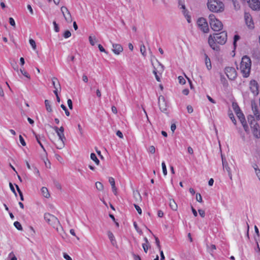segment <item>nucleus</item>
<instances>
[{
    "mask_svg": "<svg viewBox=\"0 0 260 260\" xmlns=\"http://www.w3.org/2000/svg\"><path fill=\"white\" fill-rule=\"evenodd\" d=\"M198 212H199V213L200 215L202 217H205V212L204 210H203L202 209H199L198 210Z\"/></svg>",
    "mask_w": 260,
    "mask_h": 260,
    "instance_id": "nucleus-51",
    "label": "nucleus"
},
{
    "mask_svg": "<svg viewBox=\"0 0 260 260\" xmlns=\"http://www.w3.org/2000/svg\"><path fill=\"white\" fill-rule=\"evenodd\" d=\"M67 103L69 106V108L70 109L72 110L73 109V104L72 101L71 99H68L67 101Z\"/></svg>",
    "mask_w": 260,
    "mask_h": 260,
    "instance_id": "nucleus-50",
    "label": "nucleus"
},
{
    "mask_svg": "<svg viewBox=\"0 0 260 260\" xmlns=\"http://www.w3.org/2000/svg\"><path fill=\"white\" fill-rule=\"evenodd\" d=\"M142 247L144 249V251L145 253H147L148 250L149 248L151 247L149 243L147 244H143Z\"/></svg>",
    "mask_w": 260,
    "mask_h": 260,
    "instance_id": "nucleus-34",
    "label": "nucleus"
},
{
    "mask_svg": "<svg viewBox=\"0 0 260 260\" xmlns=\"http://www.w3.org/2000/svg\"><path fill=\"white\" fill-rule=\"evenodd\" d=\"M227 41V33L225 31L210 35L208 42L210 47L214 51L219 50L218 44L223 45Z\"/></svg>",
    "mask_w": 260,
    "mask_h": 260,
    "instance_id": "nucleus-1",
    "label": "nucleus"
},
{
    "mask_svg": "<svg viewBox=\"0 0 260 260\" xmlns=\"http://www.w3.org/2000/svg\"><path fill=\"white\" fill-rule=\"evenodd\" d=\"M109 182L110 183L111 187L115 186V180L113 177L109 178Z\"/></svg>",
    "mask_w": 260,
    "mask_h": 260,
    "instance_id": "nucleus-44",
    "label": "nucleus"
},
{
    "mask_svg": "<svg viewBox=\"0 0 260 260\" xmlns=\"http://www.w3.org/2000/svg\"><path fill=\"white\" fill-rule=\"evenodd\" d=\"M140 51L143 56H145L146 52V48L144 45H142L140 47Z\"/></svg>",
    "mask_w": 260,
    "mask_h": 260,
    "instance_id": "nucleus-40",
    "label": "nucleus"
},
{
    "mask_svg": "<svg viewBox=\"0 0 260 260\" xmlns=\"http://www.w3.org/2000/svg\"><path fill=\"white\" fill-rule=\"evenodd\" d=\"M207 247L209 250V252L211 253V255H212L213 251L216 249V246L214 244H212L211 245L210 247L208 245H207Z\"/></svg>",
    "mask_w": 260,
    "mask_h": 260,
    "instance_id": "nucleus-32",
    "label": "nucleus"
},
{
    "mask_svg": "<svg viewBox=\"0 0 260 260\" xmlns=\"http://www.w3.org/2000/svg\"><path fill=\"white\" fill-rule=\"evenodd\" d=\"M207 7L208 9L213 12L219 13L224 11V5L218 0H208Z\"/></svg>",
    "mask_w": 260,
    "mask_h": 260,
    "instance_id": "nucleus-3",
    "label": "nucleus"
},
{
    "mask_svg": "<svg viewBox=\"0 0 260 260\" xmlns=\"http://www.w3.org/2000/svg\"><path fill=\"white\" fill-rule=\"evenodd\" d=\"M178 7L180 9L182 10V12L184 16H186L187 15V11L186 10L184 3L182 0H178Z\"/></svg>",
    "mask_w": 260,
    "mask_h": 260,
    "instance_id": "nucleus-20",
    "label": "nucleus"
},
{
    "mask_svg": "<svg viewBox=\"0 0 260 260\" xmlns=\"http://www.w3.org/2000/svg\"><path fill=\"white\" fill-rule=\"evenodd\" d=\"M209 23L211 28L214 31H219L223 27L222 22L216 19L213 14L209 16Z\"/></svg>",
    "mask_w": 260,
    "mask_h": 260,
    "instance_id": "nucleus-5",
    "label": "nucleus"
},
{
    "mask_svg": "<svg viewBox=\"0 0 260 260\" xmlns=\"http://www.w3.org/2000/svg\"><path fill=\"white\" fill-rule=\"evenodd\" d=\"M61 11L66 21L68 23H71L72 21V16L67 8L62 6L61 8Z\"/></svg>",
    "mask_w": 260,
    "mask_h": 260,
    "instance_id": "nucleus-12",
    "label": "nucleus"
},
{
    "mask_svg": "<svg viewBox=\"0 0 260 260\" xmlns=\"http://www.w3.org/2000/svg\"><path fill=\"white\" fill-rule=\"evenodd\" d=\"M250 89L254 94L257 95L258 93L257 82H250Z\"/></svg>",
    "mask_w": 260,
    "mask_h": 260,
    "instance_id": "nucleus-19",
    "label": "nucleus"
},
{
    "mask_svg": "<svg viewBox=\"0 0 260 260\" xmlns=\"http://www.w3.org/2000/svg\"><path fill=\"white\" fill-rule=\"evenodd\" d=\"M19 138L20 142L21 144H22V145H23L24 146H25L26 143L21 135H19Z\"/></svg>",
    "mask_w": 260,
    "mask_h": 260,
    "instance_id": "nucleus-49",
    "label": "nucleus"
},
{
    "mask_svg": "<svg viewBox=\"0 0 260 260\" xmlns=\"http://www.w3.org/2000/svg\"><path fill=\"white\" fill-rule=\"evenodd\" d=\"M134 207L139 214H142V210L141 208L137 205L134 204Z\"/></svg>",
    "mask_w": 260,
    "mask_h": 260,
    "instance_id": "nucleus-48",
    "label": "nucleus"
},
{
    "mask_svg": "<svg viewBox=\"0 0 260 260\" xmlns=\"http://www.w3.org/2000/svg\"><path fill=\"white\" fill-rule=\"evenodd\" d=\"M29 43L30 45L32 46V48L35 50L36 49V42L33 39L29 40Z\"/></svg>",
    "mask_w": 260,
    "mask_h": 260,
    "instance_id": "nucleus-39",
    "label": "nucleus"
},
{
    "mask_svg": "<svg viewBox=\"0 0 260 260\" xmlns=\"http://www.w3.org/2000/svg\"><path fill=\"white\" fill-rule=\"evenodd\" d=\"M232 107L236 113H237V112H238L239 111H241L239 106L238 105L237 103H235V102L233 103Z\"/></svg>",
    "mask_w": 260,
    "mask_h": 260,
    "instance_id": "nucleus-31",
    "label": "nucleus"
},
{
    "mask_svg": "<svg viewBox=\"0 0 260 260\" xmlns=\"http://www.w3.org/2000/svg\"><path fill=\"white\" fill-rule=\"evenodd\" d=\"M158 105L159 107V109L161 112H165L167 111V103L164 96L161 95H160L158 98Z\"/></svg>",
    "mask_w": 260,
    "mask_h": 260,
    "instance_id": "nucleus-13",
    "label": "nucleus"
},
{
    "mask_svg": "<svg viewBox=\"0 0 260 260\" xmlns=\"http://www.w3.org/2000/svg\"><path fill=\"white\" fill-rule=\"evenodd\" d=\"M198 25L200 28L204 32H207L209 31L208 23L205 18H200L198 20Z\"/></svg>",
    "mask_w": 260,
    "mask_h": 260,
    "instance_id": "nucleus-7",
    "label": "nucleus"
},
{
    "mask_svg": "<svg viewBox=\"0 0 260 260\" xmlns=\"http://www.w3.org/2000/svg\"><path fill=\"white\" fill-rule=\"evenodd\" d=\"M148 151L150 153L154 154L155 152V148L154 146H151L148 148Z\"/></svg>",
    "mask_w": 260,
    "mask_h": 260,
    "instance_id": "nucleus-46",
    "label": "nucleus"
},
{
    "mask_svg": "<svg viewBox=\"0 0 260 260\" xmlns=\"http://www.w3.org/2000/svg\"><path fill=\"white\" fill-rule=\"evenodd\" d=\"M240 39V37L238 35H235L234 38V45H236V42Z\"/></svg>",
    "mask_w": 260,
    "mask_h": 260,
    "instance_id": "nucleus-57",
    "label": "nucleus"
},
{
    "mask_svg": "<svg viewBox=\"0 0 260 260\" xmlns=\"http://www.w3.org/2000/svg\"><path fill=\"white\" fill-rule=\"evenodd\" d=\"M191 211L192 212V213H193V215L195 217H197L198 216L197 212L196 210V209L192 206L191 207Z\"/></svg>",
    "mask_w": 260,
    "mask_h": 260,
    "instance_id": "nucleus-62",
    "label": "nucleus"
},
{
    "mask_svg": "<svg viewBox=\"0 0 260 260\" xmlns=\"http://www.w3.org/2000/svg\"><path fill=\"white\" fill-rule=\"evenodd\" d=\"M169 206L170 208L174 211H176L178 208L177 204L173 199H170Z\"/></svg>",
    "mask_w": 260,
    "mask_h": 260,
    "instance_id": "nucleus-24",
    "label": "nucleus"
},
{
    "mask_svg": "<svg viewBox=\"0 0 260 260\" xmlns=\"http://www.w3.org/2000/svg\"><path fill=\"white\" fill-rule=\"evenodd\" d=\"M41 191L43 196L46 198H49L50 197V194L49 193L48 189L45 187H43L41 189Z\"/></svg>",
    "mask_w": 260,
    "mask_h": 260,
    "instance_id": "nucleus-25",
    "label": "nucleus"
},
{
    "mask_svg": "<svg viewBox=\"0 0 260 260\" xmlns=\"http://www.w3.org/2000/svg\"><path fill=\"white\" fill-rule=\"evenodd\" d=\"M255 174L260 181V170H256Z\"/></svg>",
    "mask_w": 260,
    "mask_h": 260,
    "instance_id": "nucleus-64",
    "label": "nucleus"
},
{
    "mask_svg": "<svg viewBox=\"0 0 260 260\" xmlns=\"http://www.w3.org/2000/svg\"><path fill=\"white\" fill-rule=\"evenodd\" d=\"M244 18L245 20V23L247 26L250 28H254V23L253 22L251 15L249 13H245Z\"/></svg>",
    "mask_w": 260,
    "mask_h": 260,
    "instance_id": "nucleus-15",
    "label": "nucleus"
},
{
    "mask_svg": "<svg viewBox=\"0 0 260 260\" xmlns=\"http://www.w3.org/2000/svg\"><path fill=\"white\" fill-rule=\"evenodd\" d=\"M45 104L47 111L49 112H51L52 111V109L51 108V106L50 104V102L48 100H46L45 101Z\"/></svg>",
    "mask_w": 260,
    "mask_h": 260,
    "instance_id": "nucleus-28",
    "label": "nucleus"
},
{
    "mask_svg": "<svg viewBox=\"0 0 260 260\" xmlns=\"http://www.w3.org/2000/svg\"><path fill=\"white\" fill-rule=\"evenodd\" d=\"M157 65L156 67L154 66V70H156L159 74H160L164 71V66L160 62L157 61Z\"/></svg>",
    "mask_w": 260,
    "mask_h": 260,
    "instance_id": "nucleus-22",
    "label": "nucleus"
},
{
    "mask_svg": "<svg viewBox=\"0 0 260 260\" xmlns=\"http://www.w3.org/2000/svg\"><path fill=\"white\" fill-rule=\"evenodd\" d=\"M96 188L99 191H103L104 189V186L103 184L100 182H95Z\"/></svg>",
    "mask_w": 260,
    "mask_h": 260,
    "instance_id": "nucleus-29",
    "label": "nucleus"
},
{
    "mask_svg": "<svg viewBox=\"0 0 260 260\" xmlns=\"http://www.w3.org/2000/svg\"><path fill=\"white\" fill-rule=\"evenodd\" d=\"M53 24L54 27V30L57 32H58L59 31V28L58 24L56 23V21H53Z\"/></svg>",
    "mask_w": 260,
    "mask_h": 260,
    "instance_id": "nucleus-45",
    "label": "nucleus"
},
{
    "mask_svg": "<svg viewBox=\"0 0 260 260\" xmlns=\"http://www.w3.org/2000/svg\"><path fill=\"white\" fill-rule=\"evenodd\" d=\"M90 158L95 162L96 165H99L100 160L97 158L96 155L94 153H91L90 154Z\"/></svg>",
    "mask_w": 260,
    "mask_h": 260,
    "instance_id": "nucleus-27",
    "label": "nucleus"
},
{
    "mask_svg": "<svg viewBox=\"0 0 260 260\" xmlns=\"http://www.w3.org/2000/svg\"><path fill=\"white\" fill-rule=\"evenodd\" d=\"M63 257L67 260H72V258L67 253H63Z\"/></svg>",
    "mask_w": 260,
    "mask_h": 260,
    "instance_id": "nucleus-59",
    "label": "nucleus"
},
{
    "mask_svg": "<svg viewBox=\"0 0 260 260\" xmlns=\"http://www.w3.org/2000/svg\"><path fill=\"white\" fill-rule=\"evenodd\" d=\"M225 74L228 79L234 80L237 76V72L234 68H227L225 69Z\"/></svg>",
    "mask_w": 260,
    "mask_h": 260,
    "instance_id": "nucleus-10",
    "label": "nucleus"
},
{
    "mask_svg": "<svg viewBox=\"0 0 260 260\" xmlns=\"http://www.w3.org/2000/svg\"><path fill=\"white\" fill-rule=\"evenodd\" d=\"M53 87L55 90H58L59 91H61V86L59 82H52Z\"/></svg>",
    "mask_w": 260,
    "mask_h": 260,
    "instance_id": "nucleus-30",
    "label": "nucleus"
},
{
    "mask_svg": "<svg viewBox=\"0 0 260 260\" xmlns=\"http://www.w3.org/2000/svg\"><path fill=\"white\" fill-rule=\"evenodd\" d=\"M154 74L155 75V78L157 81H159L160 80V77L159 75L157 72L156 71V70H153V71Z\"/></svg>",
    "mask_w": 260,
    "mask_h": 260,
    "instance_id": "nucleus-47",
    "label": "nucleus"
},
{
    "mask_svg": "<svg viewBox=\"0 0 260 260\" xmlns=\"http://www.w3.org/2000/svg\"><path fill=\"white\" fill-rule=\"evenodd\" d=\"M89 41L90 44L92 46H94L95 45V44L98 42V40L94 36H90L89 37Z\"/></svg>",
    "mask_w": 260,
    "mask_h": 260,
    "instance_id": "nucleus-26",
    "label": "nucleus"
},
{
    "mask_svg": "<svg viewBox=\"0 0 260 260\" xmlns=\"http://www.w3.org/2000/svg\"><path fill=\"white\" fill-rule=\"evenodd\" d=\"M205 56V62L206 66V67L208 70H210L212 68L211 63L210 61V58L208 57L207 54H204Z\"/></svg>",
    "mask_w": 260,
    "mask_h": 260,
    "instance_id": "nucleus-21",
    "label": "nucleus"
},
{
    "mask_svg": "<svg viewBox=\"0 0 260 260\" xmlns=\"http://www.w3.org/2000/svg\"><path fill=\"white\" fill-rule=\"evenodd\" d=\"M251 105L253 113L255 116V117H254V118L257 122V121L260 119V111L258 109L256 104L254 101H252L251 102Z\"/></svg>",
    "mask_w": 260,
    "mask_h": 260,
    "instance_id": "nucleus-9",
    "label": "nucleus"
},
{
    "mask_svg": "<svg viewBox=\"0 0 260 260\" xmlns=\"http://www.w3.org/2000/svg\"><path fill=\"white\" fill-rule=\"evenodd\" d=\"M229 117L230 118V119L233 121V122L234 123V124H236V119H235V118L234 117V114L232 113H229Z\"/></svg>",
    "mask_w": 260,
    "mask_h": 260,
    "instance_id": "nucleus-42",
    "label": "nucleus"
},
{
    "mask_svg": "<svg viewBox=\"0 0 260 260\" xmlns=\"http://www.w3.org/2000/svg\"><path fill=\"white\" fill-rule=\"evenodd\" d=\"M248 121L250 125L253 135L256 138H260V131L257 122L254 118V116L249 115L247 117Z\"/></svg>",
    "mask_w": 260,
    "mask_h": 260,
    "instance_id": "nucleus-4",
    "label": "nucleus"
},
{
    "mask_svg": "<svg viewBox=\"0 0 260 260\" xmlns=\"http://www.w3.org/2000/svg\"><path fill=\"white\" fill-rule=\"evenodd\" d=\"M154 238H155V243H156L157 248L159 249V250H160L161 247H160V242H159V240L158 238L155 236H154Z\"/></svg>",
    "mask_w": 260,
    "mask_h": 260,
    "instance_id": "nucleus-43",
    "label": "nucleus"
},
{
    "mask_svg": "<svg viewBox=\"0 0 260 260\" xmlns=\"http://www.w3.org/2000/svg\"><path fill=\"white\" fill-rule=\"evenodd\" d=\"M9 23L12 26H14V27L15 26V22L13 18H12V17L9 18Z\"/></svg>",
    "mask_w": 260,
    "mask_h": 260,
    "instance_id": "nucleus-53",
    "label": "nucleus"
},
{
    "mask_svg": "<svg viewBox=\"0 0 260 260\" xmlns=\"http://www.w3.org/2000/svg\"><path fill=\"white\" fill-rule=\"evenodd\" d=\"M66 139H58L55 142H54V144L56 146V148L58 149H61L64 148L65 146L64 141Z\"/></svg>",
    "mask_w": 260,
    "mask_h": 260,
    "instance_id": "nucleus-17",
    "label": "nucleus"
},
{
    "mask_svg": "<svg viewBox=\"0 0 260 260\" xmlns=\"http://www.w3.org/2000/svg\"><path fill=\"white\" fill-rule=\"evenodd\" d=\"M113 52L116 55H118L123 51V47L119 44H113Z\"/></svg>",
    "mask_w": 260,
    "mask_h": 260,
    "instance_id": "nucleus-16",
    "label": "nucleus"
},
{
    "mask_svg": "<svg viewBox=\"0 0 260 260\" xmlns=\"http://www.w3.org/2000/svg\"><path fill=\"white\" fill-rule=\"evenodd\" d=\"M98 48L99 49V50H100L101 52H105L106 53H107V52H106V51L105 50V49H104V48L102 46V45L101 44H99L98 45Z\"/></svg>",
    "mask_w": 260,
    "mask_h": 260,
    "instance_id": "nucleus-55",
    "label": "nucleus"
},
{
    "mask_svg": "<svg viewBox=\"0 0 260 260\" xmlns=\"http://www.w3.org/2000/svg\"><path fill=\"white\" fill-rule=\"evenodd\" d=\"M108 236L111 241L112 245L116 248H118L117 242L115 239L114 236L111 231L108 232Z\"/></svg>",
    "mask_w": 260,
    "mask_h": 260,
    "instance_id": "nucleus-18",
    "label": "nucleus"
},
{
    "mask_svg": "<svg viewBox=\"0 0 260 260\" xmlns=\"http://www.w3.org/2000/svg\"><path fill=\"white\" fill-rule=\"evenodd\" d=\"M14 225L19 231H22L23 229L21 224L18 221L14 222Z\"/></svg>",
    "mask_w": 260,
    "mask_h": 260,
    "instance_id": "nucleus-33",
    "label": "nucleus"
},
{
    "mask_svg": "<svg viewBox=\"0 0 260 260\" xmlns=\"http://www.w3.org/2000/svg\"><path fill=\"white\" fill-rule=\"evenodd\" d=\"M236 114L237 117H238L239 119L241 121L244 130L245 131V132L248 133L249 132V128L246 124V121L245 120L244 114L241 111H239L238 112H237V113Z\"/></svg>",
    "mask_w": 260,
    "mask_h": 260,
    "instance_id": "nucleus-11",
    "label": "nucleus"
},
{
    "mask_svg": "<svg viewBox=\"0 0 260 260\" xmlns=\"http://www.w3.org/2000/svg\"><path fill=\"white\" fill-rule=\"evenodd\" d=\"M116 135L119 137L120 138L122 139L123 138V136L122 133L120 131H117L116 132Z\"/></svg>",
    "mask_w": 260,
    "mask_h": 260,
    "instance_id": "nucleus-56",
    "label": "nucleus"
},
{
    "mask_svg": "<svg viewBox=\"0 0 260 260\" xmlns=\"http://www.w3.org/2000/svg\"><path fill=\"white\" fill-rule=\"evenodd\" d=\"M221 159H222V167L223 171H226L228 173V176L230 178V179L232 180V171L231 168L229 165L228 162L226 160L225 158L223 156V155L221 154Z\"/></svg>",
    "mask_w": 260,
    "mask_h": 260,
    "instance_id": "nucleus-8",
    "label": "nucleus"
},
{
    "mask_svg": "<svg viewBox=\"0 0 260 260\" xmlns=\"http://www.w3.org/2000/svg\"><path fill=\"white\" fill-rule=\"evenodd\" d=\"M34 134L35 136V137L36 138V140H37L38 143L40 144L41 148L43 149V150L44 151H46L43 145H42V144L41 142V140H43L44 139V137L39 136V135H37L36 133H35L34 132Z\"/></svg>",
    "mask_w": 260,
    "mask_h": 260,
    "instance_id": "nucleus-23",
    "label": "nucleus"
},
{
    "mask_svg": "<svg viewBox=\"0 0 260 260\" xmlns=\"http://www.w3.org/2000/svg\"><path fill=\"white\" fill-rule=\"evenodd\" d=\"M161 166H162L163 174L165 176H166L167 174V168H166L165 163L164 162H162L161 164Z\"/></svg>",
    "mask_w": 260,
    "mask_h": 260,
    "instance_id": "nucleus-35",
    "label": "nucleus"
},
{
    "mask_svg": "<svg viewBox=\"0 0 260 260\" xmlns=\"http://www.w3.org/2000/svg\"><path fill=\"white\" fill-rule=\"evenodd\" d=\"M60 107L64 111L66 115L67 116H69L70 115V113L69 111H68V110L67 109V108H66V107L63 104L61 105Z\"/></svg>",
    "mask_w": 260,
    "mask_h": 260,
    "instance_id": "nucleus-36",
    "label": "nucleus"
},
{
    "mask_svg": "<svg viewBox=\"0 0 260 260\" xmlns=\"http://www.w3.org/2000/svg\"><path fill=\"white\" fill-rule=\"evenodd\" d=\"M71 36V33L69 30H66L63 35V36L64 38H68Z\"/></svg>",
    "mask_w": 260,
    "mask_h": 260,
    "instance_id": "nucleus-41",
    "label": "nucleus"
},
{
    "mask_svg": "<svg viewBox=\"0 0 260 260\" xmlns=\"http://www.w3.org/2000/svg\"><path fill=\"white\" fill-rule=\"evenodd\" d=\"M57 135L58 137V139H66L63 133H61L60 132H57Z\"/></svg>",
    "mask_w": 260,
    "mask_h": 260,
    "instance_id": "nucleus-37",
    "label": "nucleus"
},
{
    "mask_svg": "<svg viewBox=\"0 0 260 260\" xmlns=\"http://www.w3.org/2000/svg\"><path fill=\"white\" fill-rule=\"evenodd\" d=\"M9 186H10V189L11 190H12V191L15 194V195L16 196H17V194H16V192L15 191V190L14 189V187L12 184V183L10 182L9 183Z\"/></svg>",
    "mask_w": 260,
    "mask_h": 260,
    "instance_id": "nucleus-52",
    "label": "nucleus"
},
{
    "mask_svg": "<svg viewBox=\"0 0 260 260\" xmlns=\"http://www.w3.org/2000/svg\"><path fill=\"white\" fill-rule=\"evenodd\" d=\"M44 219L48 224L52 225L54 228L56 227L57 231H58L57 226L59 225L60 223L57 217L51 214L45 213L44 215Z\"/></svg>",
    "mask_w": 260,
    "mask_h": 260,
    "instance_id": "nucleus-6",
    "label": "nucleus"
},
{
    "mask_svg": "<svg viewBox=\"0 0 260 260\" xmlns=\"http://www.w3.org/2000/svg\"><path fill=\"white\" fill-rule=\"evenodd\" d=\"M187 110L189 113H191L193 112V108L190 105L187 106Z\"/></svg>",
    "mask_w": 260,
    "mask_h": 260,
    "instance_id": "nucleus-58",
    "label": "nucleus"
},
{
    "mask_svg": "<svg viewBox=\"0 0 260 260\" xmlns=\"http://www.w3.org/2000/svg\"><path fill=\"white\" fill-rule=\"evenodd\" d=\"M196 200L200 203H202L203 202L202 198L200 193H197L196 194Z\"/></svg>",
    "mask_w": 260,
    "mask_h": 260,
    "instance_id": "nucleus-38",
    "label": "nucleus"
},
{
    "mask_svg": "<svg viewBox=\"0 0 260 260\" xmlns=\"http://www.w3.org/2000/svg\"><path fill=\"white\" fill-rule=\"evenodd\" d=\"M251 67V61L250 58L246 55L244 56L242 58L240 65V70L244 77L247 78L249 76Z\"/></svg>",
    "mask_w": 260,
    "mask_h": 260,
    "instance_id": "nucleus-2",
    "label": "nucleus"
},
{
    "mask_svg": "<svg viewBox=\"0 0 260 260\" xmlns=\"http://www.w3.org/2000/svg\"><path fill=\"white\" fill-rule=\"evenodd\" d=\"M249 7L253 10H260V2L258 0H248Z\"/></svg>",
    "mask_w": 260,
    "mask_h": 260,
    "instance_id": "nucleus-14",
    "label": "nucleus"
},
{
    "mask_svg": "<svg viewBox=\"0 0 260 260\" xmlns=\"http://www.w3.org/2000/svg\"><path fill=\"white\" fill-rule=\"evenodd\" d=\"M187 151L190 154H192L193 153V149L190 146H189L187 148Z\"/></svg>",
    "mask_w": 260,
    "mask_h": 260,
    "instance_id": "nucleus-63",
    "label": "nucleus"
},
{
    "mask_svg": "<svg viewBox=\"0 0 260 260\" xmlns=\"http://www.w3.org/2000/svg\"><path fill=\"white\" fill-rule=\"evenodd\" d=\"M78 129H79V132H80V135L81 136H83V129H82V127H81V125L80 124H79L78 125Z\"/></svg>",
    "mask_w": 260,
    "mask_h": 260,
    "instance_id": "nucleus-60",
    "label": "nucleus"
},
{
    "mask_svg": "<svg viewBox=\"0 0 260 260\" xmlns=\"http://www.w3.org/2000/svg\"><path fill=\"white\" fill-rule=\"evenodd\" d=\"M176 128V126L175 123H172L171 126V129L173 133L174 132Z\"/></svg>",
    "mask_w": 260,
    "mask_h": 260,
    "instance_id": "nucleus-61",
    "label": "nucleus"
},
{
    "mask_svg": "<svg viewBox=\"0 0 260 260\" xmlns=\"http://www.w3.org/2000/svg\"><path fill=\"white\" fill-rule=\"evenodd\" d=\"M135 260H141V257L139 255L135 254L134 252L132 253Z\"/></svg>",
    "mask_w": 260,
    "mask_h": 260,
    "instance_id": "nucleus-54",
    "label": "nucleus"
}]
</instances>
